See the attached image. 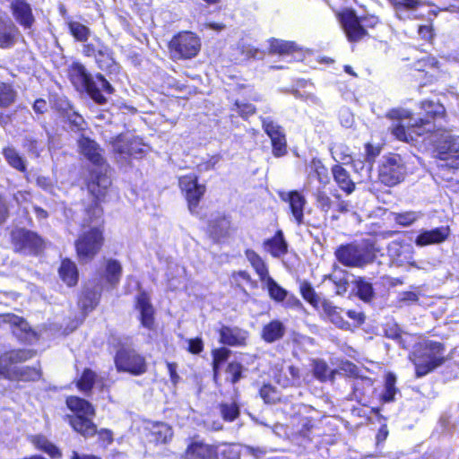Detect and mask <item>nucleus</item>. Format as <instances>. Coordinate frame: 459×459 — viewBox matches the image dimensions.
Masks as SVG:
<instances>
[{
  "instance_id": "obj_1",
  "label": "nucleus",
  "mask_w": 459,
  "mask_h": 459,
  "mask_svg": "<svg viewBox=\"0 0 459 459\" xmlns=\"http://www.w3.org/2000/svg\"><path fill=\"white\" fill-rule=\"evenodd\" d=\"M111 185L106 174H93L88 184L92 198L85 206L82 219V232L75 242L76 252L82 261L91 260L100 250L104 238L101 229L103 211L100 201L105 196Z\"/></svg>"
},
{
  "instance_id": "obj_2",
  "label": "nucleus",
  "mask_w": 459,
  "mask_h": 459,
  "mask_svg": "<svg viewBox=\"0 0 459 459\" xmlns=\"http://www.w3.org/2000/svg\"><path fill=\"white\" fill-rule=\"evenodd\" d=\"M69 76L74 86L85 90L89 96L98 104H105L103 93L112 94L114 88L100 74L92 76L80 63H74L69 69Z\"/></svg>"
},
{
  "instance_id": "obj_3",
  "label": "nucleus",
  "mask_w": 459,
  "mask_h": 459,
  "mask_svg": "<svg viewBox=\"0 0 459 459\" xmlns=\"http://www.w3.org/2000/svg\"><path fill=\"white\" fill-rule=\"evenodd\" d=\"M448 359L444 344L431 340L420 342L411 356L417 377H425Z\"/></svg>"
},
{
  "instance_id": "obj_4",
  "label": "nucleus",
  "mask_w": 459,
  "mask_h": 459,
  "mask_svg": "<svg viewBox=\"0 0 459 459\" xmlns=\"http://www.w3.org/2000/svg\"><path fill=\"white\" fill-rule=\"evenodd\" d=\"M66 404L74 412V415L67 416L73 429L84 437L94 436L97 432V427L91 420L95 415V410L92 405L86 400L77 396L68 397Z\"/></svg>"
},
{
  "instance_id": "obj_5",
  "label": "nucleus",
  "mask_w": 459,
  "mask_h": 459,
  "mask_svg": "<svg viewBox=\"0 0 459 459\" xmlns=\"http://www.w3.org/2000/svg\"><path fill=\"white\" fill-rule=\"evenodd\" d=\"M337 260L348 267H363L375 259L373 248L367 245L349 244L335 251Z\"/></svg>"
},
{
  "instance_id": "obj_6",
  "label": "nucleus",
  "mask_w": 459,
  "mask_h": 459,
  "mask_svg": "<svg viewBox=\"0 0 459 459\" xmlns=\"http://www.w3.org/2000/svg\"><path fill=\"white\" fill-rule=\"evenodd\" d=\"M115 365L117 371L127 372L134 376H140L147 370L145 358L130 348L123 347L117 351Z\"/></svg>"
},
{
  "instance_id": "obj_7",
  "label": "nucleus",
  "mask_w": 459,
  "mask_h": 459,
  "mask_svg": "<svg viewBox=\"0 0 459 459\" xmlns=\"http://www.w3.org/2000/svg\"><path fill=\"white\" fill-rule=\"evenodd\" d=\"M175 58L188 59L195 56L201 48L199 38L192 32L185 31L175 36L169 42Z\"/></svg>"
},
{
  "instance_id": "obj_8",
  "label": "nucleus",
  "mask_w": 459,
  "mask_h": 459,
  "mask_svg": "<svg viewBox=\"0 0 459 459\" xmlns=\"http://www.w3.org/2000/svg\"><path fill=\"white\" fill-rule=\"evenodd\" d=\"M406 169L400 155L387 157L380 167L379 178L386 186H395L403 180Z\"/></svg>"
},
{
  "instance_id": "obj_9",
  "label": "nucleus",
  "mask_w": 459,
  "mask_h": 459,
  "mask_svg": "<svg viewBox=\"0 0 459 459\" xmlns=\"http://www.w3.org/2000/svg\"><path fill=\"white\" fill-rule=\"evenodd\" d=\"M12 244L15 252L22 254H36L42 247L43 241L36 233L16 229L12 231Z\"/></svg>"
},
{
  "instance_id": "obj_10",
  "label": "nucleus",
  "mask_w": 459,
  "mask_h": 459,
  "mask_svg": "<svg viewBox=\"0 0 459 459\" xmlns=\"http://www.w3.org/2000/svg\"><path fill=\"white\" fill-rule=\"evenodd\" d=\"M262 126L272 142L273 153L281 157L287 153V140L282 127L270 117H261Z\"/></svg>"
},
{
  "instance_id": "obj_11",
  "label": "nucleus",
  "mask_w": 459,
  "mask_h": 459,
  "mask_svg": "<svg viewBox=\"0 0 459 459\" xmlns=\"http://www.w3.org/2000/svg\"><path fill=\"white\" fill-rule=\"evenodd\" d=\"M434 129V126L429 121V119L420 118L413 124L405 126L400 123L394 125L392 128V134L396 139L403 142L415 141L414 136H420L426 133L431 132Z\"/></svg>"
},
{
  "instance_id": "obj_12",
  "label": "nucleus",
  "mask_w": 459,
  "mask_h": 459,
  "mask_svg": "<svg viewBox=\"0 0 459 459\" xmlns=\"http://www.w3.org/2000/svg\"><path fill=\"white\" fill-rule=\"evenodd\" d=\"M179 186L185 193L189 210L193 212L205 192V186L198 184L195 175H187L179 178Z\"/></svg>"
},
{
  "instance_id": "obj_13",
  "label": "nucleus",
  "mask_w": 459,
  "mask_h": 459,
  "mask_svg": "<svg viewBox=\"0 0 459 459\" xmlns=\"http://www.w3.org/2000/svg\"><path fill=\"white\" fill-rule=\"evenodd\" d=\"M35 356L33 350H15L0 356V375L4 378H13L11 366L30 359Z\"/></svg>"
},
{
  "instance_id": "obj_14",
  "label": "nucleus",
  "mask_w": 459,
  "mask_h": 459,
  "mask_svg": "<svg viewBox=\"0 0 459 459\" xmlns=\"http://www.w3.org/2000/svg\"><path fill=\"white\" fill-rule=\"evenodd\" d=\"M282 201L289 203L291 214L298 225L304 223V207L307 200L303 195L298 191H290L280 193Z\"/></svg>"
},
{
  "instance_id": "obj_15",
  "label": "nucleus",
  "mask_w": 459,
  "mask_h": 459,
  "mask_svg": "<svg viewBox=\"0 0 459 459\" xmlns=\"http://www.w3.org/2000/svg\"><path fill=\"white\" fill-rule=\"evenodd\" d=\"M217 449L213 446L200 441L189 444L180 459H217Z\"/></svg>"
},
{
  "instance_id": "obj_16",
  "label": "nucleus",
  "mask_w": 459,
  "mask_h": 459,
  "mask_svg": "<svg viewBox=\"0 0 459 459\" xmlns=\"http://www.w3.org/2000/svg\"><path fill=\"white\" fill-rule=\"evenodd\" d=\"M450 235L449 227H438L429 230H422L415 238L417 247H425L429 245H437L443 243Z\"/></svg>"
},
{
  "instance_id": "obj_17",
  "label": "nucleus",
  "mask_w": 459,
  "mask_h": 459,
  "mask_svg": "<svg viewBox=\"0 0 459 459\" xmlns=\"http://www.w3.org/2000/svg\"><path fill=\"white\" fill-rule=\"evenodd\" d=\"M79 149L90 161L96 165H101L104 162L102 150L93 140L82 135L78 140Z\"/></svg>"
},
{
  "instance_id": "obj_18",
  "label": "nucleus",
  "mask_w": 459,
  "mask_h": 459,
  "mask_svg": "<svg viewBox=\"0 0 459 459\" xmlns=\"http://www.w3.org/2000/svg\"><path fill=\"white\" fill-rule=\"evenodd\" d=\"M11 7L15 20L24 29H30L35 22L30 5L24 0H15Z\"/></svg>"
},
{
  "instance_id": "obj_19",
  "label": "nucleus",
  "mask_w": 459,
  "mask_h": 459,
  "mask_svg": "<svg viewBox=\"0 0 459 459\" xmlns=\"http://www.w3.org/2000/svg\"><path fill=\"white\" fill-rule=\"evenodd\" d=\"M439 159L451 161L452 167L459 166V136H449L439 147Z\"/></svg>"
},
{
  "instance_id": "obj_20",
  "label": "nucleus",
  "mask_w": 459,
  "mask_h": 459,
  "mask_svg": "<svg viewBox=\"0 0 459 459\" xmlns=\"http://www.w3.org/2000/svg\"><path fill=\"white\" fill-rule=\"evenodd\" d=\"M248 333L238 327L222 326L220 330V341L230 346H244Z\"/></svg>"
},
{
  "instance_id": "obj_21",
  "label": "nucleus",
  "mask_w": 459,
  "mask_h": 459,
  "mask_svg": "<svg viewBox=\"0 0 459 459\" xmlns=\"http://www.w3.org/2000/svg\"><path fill=\"white\" fill-rule=\"evenodd\" d=\"M19 29L10 19L0 18V48H9L14 46L19 36Z\"/></svg>"
},
{
  "instance_id": "obj_22",
  "label": "nucleus",
  "mask_w": 459,
  "mask_h": 459,
  "mask_svg": "<svg viewBox=\"0 0 459 459\" xmlns=\"http://www.w3.org/2000/svg\"><path fill=\"white\" fill-rule=\"evenodd\" d=\"M136 308L140 312V318L143 326L148 329H152L154 325V309L146 293L142 292L138 295L136 300Z\"/></svg>"
},
{
  "instance_id": "obj_23",
  "label": "nucleus",
  "mask_w": 459,
  "mask_h": 459,
  "mask_svg": "<svg viewBox=\"0 0 459 459\" xmlns=\"http://www.w3.org/2000/svg\"><path fill=\"white\" fill-rule=\"evenodd\" d=\"M342 26L350 41H359L367 34L358 17L353 14L343 18Z\"/></svg>"
},
{
  "instance_id": "obj_24",
  "label": "nucleus",
  "mask_w": 459,
  "mask_h": 459,
  "mask_svg": "<svg viewBox=\"0 0 459 459\" xmlns=\"http://www.w3.org/2000/svg\"><path fill=\"white\" fill-rule=\"evenodd\" d=\"M135 143H139V137L128 134H120L109 141L112 151L123 157H128L130 144Z\"/></svg>"
},
{
  "instance_id": "obj_25",
  "label": "nucleus",
  "mask_w": 459,
  "mask_h": 459,
  "mask_svg": "<svg viewBox=\"0 0 459 459\" xmlns=\"http://www.w3.org/2000/svg\"><path fill=\"white\" fill-rule=\"evenodd\" d=\"M264 246L265 250L274 257H280L288 252V244L281 230L272 238L266 239Z\"/></svg>"
},
{
  "instance_id": "obj_26",
  "label": "nucleus",
  "mask_w": 459,
  "mask_h": 459,
  "mask_svg": "<svg viewBox=\"0 0 459 459\" xmlns=\"http://www.w3.org/2000/svg\"><path fill=\"white\" fill-rule=\"evenodd\" d=\"M285 331V325L281 321L273 320L263 327L261 336L264 341L272 343L281 340L284 336Z\"/></svg>"
},
{
  "instance_id": "obj_27",
  "label": "nucleus",
  "mask_w": 459,
  "mask_h": 459,
  "mask_svg": "<svg viewBox=\"0 0 459 459\" xmlns=\"http://www.w3.org/2000/svg\"><path fill=\"white\" fill-rule=\"evenodd\" d=\"M122 272L123 269L119 261L116 259H108L106 261L103 278L107 283L114 288L119 283Z\"/></svg>"
},
{
  "instance_id": "obj_28",
  "label": "nucleus",
  "mask_w": 459,
  "mask_h": 459,
  "mask_svg": "<svg viewBox=\"0 0 459 459\" xmlns=\"http://www.w3.org/2000/svg\"><path fill=\"white\" fill-rule=\"evenodd\" d=\"M334 181L339 187L345 191L347 194H351L354 190V183L350 178V175L346 169L340 165H335L332 169Z\"/></svg>"
},
{
  "instance_id": "obj_29",
  "label": "nucleus",
  "mask_w": 459,
  "mask_h": 459,
  "mask_svg": "<svg viewBox=\"0 0 459 459\" xmlns=\"http://www.w3.org/2000/svg\"><path fill=\"white\" fill-rule=\"evenodd\" d=\"M59 275L68 286L75 285L78 281V271L75 264L68 259L64 260L59 268Z\"/></svg>"
},
{
  "instance_id": "obj_30",
  "label": "nucleus",
  "mask_w": 459,
  "mask_h": 459,
  "mask_svg": "<svg viewBox=\"0 0 459 459\" xmlns=\"http://www.w3.org/2000/svg\"><path fill=\"white\" fill-rule=\"evenodd\" d=\"M245 255L247 259L249 261V263L258 274L260 280L263 281L265 279H267L269 277L268 269L261 256L251 249H247L245 252Z\"/></svg>"
},
{
  "instance_id": "obj_31",
  "label": "nucleus",
  "mask_w": 459,
  "mask_h": 459,
  "mask_svg": "<svg viewBox=\"0 0 459 459\" xmlns=\"http://www.w3.org/2000/svg\"><path fill=\"white\" fill-rule=\"evenodd\" d=\"M13 378L10 380L36 381L40 378V370L37 368L22 367L12 370Z\"/></svg>"
},
{
  "instance_id": "obj_32",
  "label": "nucleus",
  "mask_w": 459,
  "mask_h": 459,
  "mask_svg": "<svg viewBox=\"0 0 459 459\" xmlns=\"http://www.w3.org/2000/svg\"><path fill=\"white\" fill-rule=\"evenodd\" d=\"M3 154L11 167L22 172L26 170V160L14 148L7 147L4 149Z\"/></svg>"
},
{
  "instance_id": "obj_33",
  "label": "nucleus",
  "mask_w": 459,
  "mask_h": 459,
  "mask_svg": "<svg viewBox=\"0 0 459 459\" xmlns=\"http://www.w3.org/2000/svg\"><path fill=\"white\" fill-rule=\"evenodd\" d=\"M422 216L423 214L420 212L416 211H407L393 213L394 221L403 227H409L412 225L418 220L422 218Z\"/></svg>"
},
{
  "instance_id": "obj_34",
  "label": "nucleus",
  "mask_w": 459,
  "mask_h": 459,
  "mask_svg": "<svg viewBox=\"0 0 459 459\" xmlns=\"http://www.w3.org/2000/svg\"><path fill=\"white\" fill-rule=\"evenodd\" d=\"M297 50V46L292 41H284L273 39L270 41V53L279 55H288Z\"/></svg>"
},
{
  "instance_id": "obj_35",
  "label": "nucleus",
  "mask_w": 459,
  "mask_h": 459,
  "mask_svg": "<svg viewBox=\"0 0 459 459\" xmlns=\"http://www.w3.org/2000/svg\"><path fill=\"white\" fill-rule=\"evenodd\" d=\"M33 443L35 446L49 455L52 458H59L61 457V452L59 449L53 445L51 442H49L45 437L43 436H36L33 437Z\"/></svg>"
},
{
  "instance_id": "obj_36",
  "label": "nucleus",
  "mask_w": 459,
  "mask_h": 459,
  "mask_svg": "<svg viewBox=\"0 0 459 459\" xmlns=\"http://www.w3.org/2000/svg\"><path fill=\"white\" fill-rule=\"evenodd\" d=\"M68 28L74 38L81 42H86L91 35L90 29L78 22H69Z\"/></svg>"
},
{
  "instance_id": "obj_37",
  "label": "nucleus",
  "mask_w": 459,
  "mask_h": 459,
  "mask_svg": "<svg viewBox=\"0 0 459 459\" xmlns=\"http://www.w3.org/2000/svg\"><path fill=\"white\" fill-rule=\"evenodd\" d=\"M300 293L305 300H307L315 308H319L322 301L320 297L316 294L313 287L308 282H302L300 284Z\"/></svg>"
},
{
  "instance_id": "obj_38",
  "label": "nucleus",
  "mask_w": 459,
  "mask_h": 459,
  "mask_svg": "<svg viewBox=\"0 0 459 459\" xmlns=\"http://www.w3.org/2000/svg\"><path fill=\"white\" fill-rule=\"evenodd\" d=\"M263 282L265 283L270 297L276 301H282L287 297V290L281 288L272 277H268Z\"/></svg>"
},
{
  "instance_id": "obj_39",
  "label": "nucleus",
  "mask_w": 459,
  "mask_h": 459,
  "mask_svg": "<svg viewBox=\"0 0 459 459\" xmlns=\"http://www.w3.org/2000/svg\"><path fill=\"white\" fill-rule=\"evenodd\" d=\"M82 52L87 56H95L97 59V62L100 64V68H103V65H101V60L98 57V56H101V57L108 58V62L107 64L108 65H109L110 62H112V59L109 57L108 50L106 48H97L91 43L85 44V45H83Z\"/></svg>"
},
{
  "instance_id": "obj_40",
  "label": "nucleus",
  "mask_w": 459,
  "mask_h": 459,
  "mask_svg": "<svg viewBox=\"0 0 459 459\" xmlns=\"http://www.w3.org/2000/svg\"><path fill=\"white\" fill-rule=\"evenodd\" d=\"M358 296L364 301H369L374 296V290L371 283L366 281L363 278L355 280Z\"/></svg>"
},
{
  "instance_id": "obj_41",
  "label": "nucleus",
  "mask_w": 459,
  "mask_h": 459,
  "mask_svg": "<svg viewBox=\"0 0 459 459\" xmlns=\"http://www.w3.org/2000/svg\"><path fill=\"white\" fill-rule=\"evenodd\" d=\"M421 108L425 111L428 117L436 118L442 117L445 115L446 109L439 102L425 100L421 103Z\"/></svg>"
},
{
  "instance_id": "obj_42",
  "label": "nucleus",
  "mask_w": 459,
  "mask_h": 459,
  "mask_svg": "<svg viewBox=\"0 0 459 459\" xmlns=\"http://www.w3.org/2000/svg\"><path fill=\"white\" fill-rule=\"evenodd\" d=\"M96 377V373L91 369H84L82 377L77 381V387L82 392H89L95 383Z\"/></svg>"
},
{
  "instance_id": "obj_43",
  "label": "nucleus",
  "mask_w": 459,
  "mask_h": 459,
  "mask_svg": "<svg viewBox=\"0 0 459 459\" xmlns=\"http://www.w3.org/2000/svg\"><path fill=\"white\" fill-rule=\"evenodd\" d=\"M388 1L394 6L395 13H396V16L399 19H402L401 14H400V10L402 8L413 11L421 5L420 0H388Z\"/></svg>"
},
{
  "instance_id": "obj_44",
  "label": "nucleus",
  "mask_w": 459,
  "mask_h": 459,
  "mask_svg": "<svg viewBox=\"0 0 459 459\" xmlns=\"http://www.w3.org/2000/svg\"><path fill=\"white\" fill-rule=\"evenodd\" d=\"M100 292L96 290H85L80 299V303L83 309H92L99 302Z\"/></svg>"
},
{
  "instance_id": "obj_45",
  "label": "nucleus",
  "mask_w": 459,
  "mask_h": 459,
  "mask_svg": "<svg viewBox=\"0 0 459 459\" xmlns=\"http://www.w3.org/2000/svg\"><path fill=\"white\" fill-rule=\"evenodd\" d=\"M348 147L341 143H334L331 147V153L333 160L337 162L348 163L351 160V156L348 153Z\"/></svg>"
},
{
  "instance_id": "obj_46",
  "label": "nucleus",
  "mask_w": 459,
  "mask_h": 459,
  "mask_svg": "<svg viewBox=\"0 0 459 459\" xmlns=\"http://www.w3.org/2000/svg\"><path fill=\"white\" fill-rule=\"evenodd\" d=\"M288 373L290 377H285L281 378L280 376L277 379L278 383L283 387L299 385L300 380L299 369L294 366H290Z\"/></svg>"
},
{
  "instance_id": "obj_47",
  "label": "nucleus",
  "mask_w": 459,
  "mask_h": 459,
  "mask_svg": "<svg viewBox=\"0 0 459 459\" xmlns=\"http://www.w3.org/2000/svg\"><path fill=\"white\" fill-rule=\"evenodd\" d=\"M395 394V377L393 374H388L385 378V391L382 394V399L385 403L392 402L394 399Z\"/></svg>"
},
{
  "instance_id": "obj_48",
  "label": "nucleus",
  "mask_w": 459,
  "mask_h": 459,
  "mask_svg": "<svg viewBox=\"0 0 459 459\" xmlns=\"http://www.w3.org/2000/svg\"><path fill=\"white\" fill-rule=\"evenodd\" d=\"M153 434L156 439L161 443H167L173 435L172 429L165 423H159L154 427Z\"/></svg>"
},
{
  "instance_id": "obj_49",
  "label": "nucleus",
  "mask_w": 459,
  "mask_h": 459,
  "mask_svg": "<svg viewBox=\"0 0 459 459\" xmlns=\"http://www.w3.org/2000/svg\"><path fill=\"white\" fill-rule=\"evenodd\" d=\"M316 202L317 207L324 212H328L333 207V201L327 194L322 189L318 188L315 193Z\"/></svg>"
},
{
  "instance_id": "obj_50",
  "label": "nucleus",
  "mask_w": 459,
  "mask_h": 459,
  "mask_svg": "<svg viewBox=\"0 0 459 459\" xmlns=\"http://www.w3.org/2000/svg\"><path fill=\"white\" fill-rule=\"evenodd\" d=\"M230 353V351L227 348H220L212 351L214 377L218 374L220 365L229 358Z\"/></svg>"
},
{
  "instance_id": "obj_51",
  "label": "nucleus",
  "mask_w": 459,
  "mask_h": 459,
  "mask_svg": "<svg viewBox=\"0 0 459 459\" xmlns=\"http://www.w3.org/2000/svg\"><path fill=\"white\" fill-rule=\"evenodd\" d=\"M15 93L11 86L6 84L0 85V107H8L14 100Z\"/></svg>"
},
{
  "instance_id": "obj_52",
  "label": "nucleus",
  "mask_w": 459,
  "mask_h": 459,
  "mask_svg": "<svg viewBox=\"0 0 459 459\" xmlns=\"http://www.w3.org/2000/svg\"><path fill=\"white\" fill-rule=\"evenodd\" d=\"M243 366L238 362H230L229 363L226 373L229 377H230V381L232 384H236L242 377Z\"/></svg>"
},
{
  "instance_id": "obj_53",
  "label": "nucleus",
  "mask_w": 459,
  "mask_h": 459,
  "mask_svg": "<svg viewBox=\"0 0 459 459\" xmlns=\"http://www.w3.org/2000/svg\"><path fill=\"white\" fill-rule=\"evenodd\" d=\"M4 321L17 326L22 332L27 333L30 331L29 324L22 318L13 314L4 316Z\"/></svg>"
},
{
  "instance_id": "obj_54",
  "label": "nucleus",
  "mask_w": 459,
  "mask_h": 459,
  "mask_svg": "<svg viewBox=\"0 0 459 459\" xmlns=\"http://www.w3.org/2000/svg\"><path fill=\"white\" fill-rule=\"evenodd\" d=\"M67 120L70 124V127L74 131L84 130L85 122L83 117L76 112L67 113Z\"/></svg>"
},
{
  "instance_id": "obj_55",
  "label": "nucleus",
  "mask_w": 459,
  "mask_h": 459,
  "mask_svg": "<svg viewBox=\"0 0 459 459\" xmlns=\"http://www.w3.org/2000/svg\"><path fill=\"white\" fill-rule=\"evenodd\" d=\"M221 414L224 420L232 421L239 414L238 407L235 403L221 405Z\"/></svg>"
},
{
  "instance_id": "obj_56",
  "label": "nucleus",
  "mask_w": 459,
  "mask_h": 459,
  "mask_svg": "<svg viewBox=\"0 0 459 459\" xmlns=\"http://www.w3.org/2000/svg\"><path fill=\"white\" fill-rule=\"evenodd\" d=\"M260 395L267 403H273L277 400L276 391L274 387L270 385H264L262 386L260 389Z\"/></svg>"
},
{
  "instance_id": "obj_57",
  "label": "nucleus",
  "mask_w": 459,
  "mask_h": 459,
  "mask_svg": "<svg viewBox=\"0 0 459 459\" xmlns=\"http://www.w3.org/2000/svg\"><path fill=\"white\" fill-rule=\"evenodd\" d=\"M406 248L405 246H403L400 242L393 241L388 246V253L391 257L394 259H396L399 263H403V260L400 259L401 255L404 252V249Z\"/></svg>"
},
{
  "instance_id": "obj_58",
  "label": "nucleus",
  "mask_w": 459,
  "mask_h": 459,
  "mask_svg": "<svg viewBox=\"0 0 459 459\" xmlns=\"http://www.w3.org/2000/svg\"><path fill=\"white\" fill-rule=\"evenodd\" d=\"M312 168L316 173L317 178L320 183L325 185L328 182L327 169L320 161H313Z\"/></svg>"
},
{
  "instance_id": "obj_59",
  "label": "nucleus",
  "mask_w": 459,
  "mask_h": 459,
  "mask_svg": "<svg viewBox=\"0 0 459 459\" xmlns=\"http://www.w3.org/2000/svg\"><path fill=\"white\" fill-rule=\"evenodd\" d=\"M329 368L324 361H316L314 367L315 376L322 381H325L328 377Z\"/></svg>"
},
{
  "instance_id": "obj_60",
  "label": "nucleus",
  "mask_w": 459,
  "mask_h": 459,
  "mask_svg": "<svg viewBox=\"0 0 459 459\" xmlns=\"http://www.w3.org/2000/svg\"><path fill=\"white\" fill-rule=\"evenodd\" d=\"M236 110L242 117H247L253 115L255 111V108L252 104L236 102Z\"/></svg>"
},
{
  "instance_id": "obj_61",
  "label": "nucleus",
  "mask_w": 459,
  "mask_h": 459,
  "mask_svg": "<svg viewBox=\"0 0 459 459\" xmlns=\"http://www.w3.org/2000/svg\"><path fill=\"white\" fill-rule=\"evenodd\" d=\"M36 184L39 187L49 193H52L55 188L52 179L45 176H38L36 178Z\"/></svg>"
},
{
  "instance_id": "obj_62",
  "label": "nucleus",
  "mask_w": 459,
  "mask_h": 459,
  "mask_svg": "<svg viewBox=\"0 0 459 459\" xmlns=\"http://www.w3.org/2000/svg\"><path fill=\"white\" fill-rule=\"evenodd\" d=\"M419 300V296L413 291H404L399 295L398 301L400 304H412Z\"/></svg>"
},
{
  "instance_id": "obj_63",
  "label": "nucleus",
  "mask_w": 459,
  "mask_h": 459,
  "mask_svg": "<svg viewBox=\"0 0 459 459\" xmlns=\"http://www.w3.org/2000/svg\"><path fill=\"white\" fill-rule=\"evenodd\" d=\"M319 307L322 308V311L328 319H330L333 315L339 311L337 307L333 306V304L327 300H323Z\"/></svg>"
},
{
  "instance_id": "obj_64",
  "label": "nucleus",
  "mask_w": 459,
  "mask_h": 459,
  "mask_svg": "<svg viewBox=\"0 0 459 459\" xmlns=\"http://www.w3.org/2000/svg\"><path fill=\"white\" fill-rule=\"evenodd\" d=\"M144 144L142 142V140L139 138V143L138 144H130V151L128 152V157L132 156L134 158L142 157V155L144 153L143 150Z\"/></svg>"
}]
</instances>
